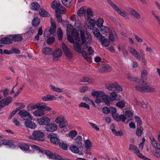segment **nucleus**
<instances>
[{
    "label": "nucleus",
    "instance_id": "79ce46f5",
    "mask_svg": "<svg viewBox=\"0 0 160 160\" xmlns=\"http://www.w3.org/2000/svg\"><path fill=\"white\" fill-rule=\"evenodd\" d=\"M126 104V102L125 101L123 100H121L118 102L116 103V105L118 107L120 108H123L124 107L125 105Z\"/></svg>",
    "mask_w": 160,
    "mask_h": 160
},
{
    "label": "nucleus",
    "instance_id": "f8f14e48",
    "mask_svg": "<svg viewBox=\"0 0 160 160\" xmlns=\"http://www.w3.org/2000/svg\"><path fill=\"white\" fill-rule=\"evenodd\" d=\"M113 119L117 122H120L121 120L122 122L125 121L127 117L124 114L119 115L118 113L112 116Z\"/></svg>",
    "mask_w": 160,
    "mask_h": 160
},
{
    "label": "nucleus",
    "instance_id": "0e129e2a",
    "mask_svg": "<svg viewBox=\"0 0 160 160\" xmlns=\"http://www.w3.org/2000/svg\"><path fill=\"white\" fill-rule=\"evenodd\" d=\"M36 109L35 104H31L28 105L27 107V110L28 111H31L32 110Z\"/></svg>",
    "mask_w": 160,
    "mask_h": 160
},
{
    "label": "nucleus",
    "instance_id": "72a5a7b5",
    "mask_svg": "<svg viewBox=\"0 0 160 160\" xmlns=\"http://www.w3.org/2000/svg\"><path fill=\"white\" fill-rule=\"evenodd\" d=\"M40 15L42 17H49V14L46 10L43 9H41L39 11Z\"/></svg>",
    "mask_w": 160,
    "mask_h": 160
},
{
    "label": "nucleus",
    "instance_id": "39448f33",
    "mask_svg": "<svg viewBox=\"0 0 160 160\" xmlns=\"http://www.w3.org/2000/svg\"><path fill=\"white\" fill-rule=\"evenodd\" d=\"M44 135V133L43 132L36 131H34L32 133V135L29 136V138L31 139L42 141L44 140L43 138Z\"/></svg>",
    "mask_w": 160,
    "mask_h": 160
},
{
    "label": "nucleus",
    "instance_id": "cd10ccee",
    "mask_svg": "<svg viewBox=\"0 0 160 160\" xmlns=\"http://www.w3.org/2000/svg\"><path fill=\"white\" fill-rule=\"evenodd\" d=\"M151 143L152 145L155 148L156 150H160L159 144L153 138H151Z\"/></svg>",
    "mask_w": 160,
    "mask_h": 160
},
{
    "label": "nucleus",
    "instance_id": "4c0bfd02",
    "mask_svg": "<svg viewBox=\"0 0 160 160\" xmlns=\"http://www.w3.org/2000/svg\"><path fill=\"white\" fill-rule=\"evenodd\" d=\"M62 4L67 7H69L71 6L72 3V0H62Z\"/></svg>",
    "mask_w": 160,
    "mask_h": 160
},
{
    "label": "nucleus",
    "instance_id": "0eeeda50",
    "mask_svg": "<svg viewBox=\"0 0 160 160\" xmlns=\"http://www.w3.org/2000/svg\"><path fill=\"white\" fill-rule=\"evenodd\" d=\"M81 42L84 46L90 45L91 43V38L90 36L85 35L84 32L81 31H80Z\"/></svg>",
    "mask_w": 160,
    "mask_h": 160
},
{
    "label": "nucleus",
    "instance_id": "f704fd0d",
    "mask_svg": "<svg viewBox=\"0 0 160 160\" xmlns=\"http://www.w3.org/2000/svg\"><path fill=\"white\" fill-rule=\"evenodd\" d=\"M61 5L59 3H58L56 0L53 1L52 5V8L54 10H56V12H57V9Z\"/></svg>",
    "mask_w": 160,
    "mask_h": 160
},
{
    "label": "nucleus",
    "instance_id": "412c9836",
    "mask_svg": "<svg viewBox=\"0 0 160 160\" xmlns=\"http://www.w3.org/2000/svg\"><path fill=\"white\" fill-rule=\"evenodd\" d=\"M11 36L12 40L15 42H20L23 39L21 35L19 34L11 35L10 37H11Z\"/></svg>",
    "mask_w": 160,
    "mask_h": 160
},
{
    "label": "nucleus",
    "instance_id": "c756f323",
    "mask_svg": "<svg viewBox=\"0 0 160 160\" xmlns=\"http://www.w3.org/2000/svg\"><path fill=\"white\" fill-rule=\"evenodd\" d=\"M83 50L81 51V53H82L83 57L88 62H91V58L90 57V54H88L86 51Z\"/></svg>",
    "mask_w": 160,
    "mask_h": 160
},
{
    "label": "nucleus",
    "instance_id": "1a4fd4ad",
    "mask_svg": "<svg viewBox=\"0 0 160 160\" xmlns=\"http://www.w3.org/2000/svg\"><path fill=\"white\" fill-rule=\"evenodd\" d=\"M18 114L24 120H31L32 119V115L25 110H23L20 111Z\"/></svg>",
    "mask_w": 160,
    "mask_h": 160
},
{
    "label": "nucleus",
    "instance_id": "e2e57ef3",
    "mask_svg": "<svg viewBox=\"0 0 160 160\" xmlns=\"http://www.w3.org/2000/svg\"><path fill=\"white\" fill-rule=\"evenodd\" d=\"M87 18H90V16H93V13L92 10L90 8H88L87 11Z\"/></svg>",
    "mask_w": 160,
    "mask_h": 160
},
{
    "label": "nucleus",
    "instance_id": "6ab92c4d",
    "mask_svg": "<svg viewBox=\"0 0 160 160\" xmlns=\"http://www.w3.org/2000/svg\"><path fill=\"white\" fill-rule=\"evenodd\" d=\"M109 38V40L112 42L116 41L118 39V38L117 34L114 30L110 31Z\"/></svg>",
    "mask_w": 160,
    "mask_h": 160
},
{
    "label": "nucleus",
    "instance_id": "b1692460",
    "mask_svg": "<svg viewBox=\"0 0 160 160\" xmlns=\"http://www.w3.org/2000/svg\"><path fill=\"white\" fill-rule=\"evenodd\" d=\"M111 70V68L110 66L108 64L103 65L99 69V71L101 72H109Z\"/></svg>",
    "mask_w": 160,
    "mask_h": 160
},
{
    "label": "nucleus",
    "instance_id": "bf43d9fd",
    "mask_svg": "<svg viewBox=\"0 0 160 160\" xmlns=\"http://www.w3.org/2000/svg\"><path fill=\"white\" fill-rule=\"evenodd\" d=\"M55 41V38L53 37H49L47 40V42L48 44H51L52 43Z\"/></svg>",
    "mask_w": 160,
    "mask_h": 160
},
{
    "label": "nucleus",
    "instance_id": "423d86ee",
    "mask_svg": "<svg viewBox=\"0 0 160 160\" xmlns=\"http://www.w3.org/2000/svg\"><path fill=\"white\" fill-rule=\"evenodd\" d=\"M136 89L138 91L142 92H154L156 91L155 88L149 86H141L137 85L135 87Z\"/></svg>",
    "mask_w": 160,
    "mask_h": 160
},
{
    "label": "nucleus",
    "instance_id": "bb28decb",
    "mask_svg": "<svg viewBox=\"0 0 160 160\" xmlns=\"http://www.w3.org/2000/svg\"><path fill=\"white\" fill-rule=\"evenodd\" d=\"M33 114L37 117H42L44 115L45 113L43 110L41 108L34 111Z\"/></svg>",
    "mask_w": 160,
    "mask_h": 160
},
{
    "label": "nucleus",
    "instance_id": "ea45409f",
    "mask_svg": "<svg viewBox=\"0 0 160 160\" xmlns=\"http://www.w3.org/2000/svg\"><path fill=\"white\" fill-rule=\"evenodd\" d=\"M51 27L48 30L51 34L54 35L55 33L56 26L55 24L54 23H53L52 22H51Z\"/></svg>",
    "mask_w": 160,
    "mask_h": 160
},
{
    "label": "nucleus",
    "instance_id": "393cba45",
    "mask_svg": "<svg viewBox=\"0 0 160 160\" xmlns=\"http://www.w3.org/2000/svg\"><path fill=\"white\" fill-rule=\"evenodd\" d=\"M25 125L27 128L31 129H34L36 126L35 123L30 121H25Z\"/></svg>",
    "mask_w": 160,
    "mask_h": 160
},
{
    "label": "nucleus",
    "instance_id": "4be33fe9",
    "mask_svg": "<svg viewBox=\"0 0 160 160\" xmlns=\"http://www.w3.org/2000/svg\"><path fill=\"white\" fill-rule=\"evenodd\" d=\"M56 98L53 95L48 94L42 97V100L43 101H48L53 100H56Z\"/></svg>",
    "mask_w": 160,
    "mask_h": 160
},
{
    "label": "nucleus",
    "instance_id": "338daca9",
    "mask_svg": "<svg viewBox=\"0 0 160 160\" xmlns=\"http://www.w3.org/2000/svg\"><path fill=\"white\" fill-rule=\"evenodd\" d=\"M125 114L128 117H131L133 116V113L131 111L127 110L125 112Z\"/></svg>",
    "mask_w": 160,
    "mask_h": 160
},
{
    "label": "nucleus",
    "instance_id": "2eb2a0df",
    "mask_svg": "<svg viewBox=\"0 0 160 160\" xmlns=\"http://www.w3.org/2000/svg\"><path fill=\"white\" fill-rule=\"evenodd\" d=\"M62 48L64 52L67 57L71 58L72 57V52L65 44H63L62 45Z\"/></svg>",
    "mask_w": 160,
    "mask_h": 160
},
{
    "label": "nucleus",
    "instance_id": "f257e3e1",
    "mask_svg": "<svg viewBox=\"0 0 160 160\" xmlns=\"http://www.w3.org/2000/svg\"><path fill=\"white\" fill-rule=\"evenodd\" d=\"M72 35L75 38L76 40V42L74 44V49L78 52H81L82 50H83V48L84 46L79 37L78 33L77 31L73 30Z\"/></svg>",
    "mask_w": 160,
    "mask_h": 160
},
{
    "label": "nucleus",
    "instance_id": "69168bd1",
    "mask_svg": "<svg viewBox=\"0 0 160 160\" xmlns=\"http://www.w3.org/2000/svg\"><path fill=\"white\" fill-rule=\"evenodd\" d=\"M59 147L64 150H67L68 149L67 145L64 143H59Z\"/></svg>",
    "mask_w": 160,
    "mask_h": 160
},
{
    "label": "nucleus",
    "instance_id": "ddd939ff",
    "mask_svg": "<svg viewBox=\"0 0 160 160\" xmlns=\"http://www.w3.org/2000/svg\"><path fill=\"white\" fill-rule=\"evenodd\" d=\"M38 121L40 125H47L50 122V120L47 117H43L38 119Z\"/></svg>",
    "mask_w": 160,
    "mask_h": 160
},
{
    "label": "nucleus",
    "instance_id": "a878e982",
    "mask_svg": "<svg viewBox=\"0 0 160 160\" xmlns=\"http://www.w3.org/2000/svg\"><path fill=\"white\" fill-rule=\"evenodd\" d=\"M99 41L101 42L102 45L106 47H108L110 44L109 40L103 36L99 38Z\"/></svg>",
    "mask_w": 160,
    "mask_h": 160
},
{
    "label": "nucleus",
    "instance_id": "20e7f679",
    "mask_svg": "<svg viewBox=\"0 0 160 160\" xmlns=\"http://www.w3.org/2000/svg\"><path fill=\"white\" fill-rule=\"evenodd\" d=\"M107 2L119 15H120L126 19H128L129 18L128 17V14L125 10L122 9L120 8L119 7L111 0H108Z\"/></svg>",
    "mask_w": 160,
    "mask_h": 160
},
{
    "label": "nucleus",
    "instance_id": "09e8293b",
    "mask_svg": "<svg viewBox=\"0 0 160 160\" xmlns=\"http://www.w3.org/2000/svg\"><path fill=\"white\" fill-rule=\"evenodd\" d=\"M40 19L38 17L34 18L32 21V23L33 25L34 26H38L39 23Z\"/></svg>",
    "mask_w": 160,
    "mask_h": 160
},
{
    "label": "nucleus",
    "instance_id": "c85d7f7f",
    "mask_svg": "<svg viewBox=\"0 0 160 160\" xmlns=\"http://www.w3.org/2000/svg\"><path fill=\"white\" fill-rule=\"evenodd\" d=\"M42 52L45 55H49L52 53V50L50 48L46 47L42 49Z\"/></svg>",
    "mask_w": 160,
    "mask_h": 160
},
{
    "label": "nucleus",
    "instance_id": "4d7b16f0",
    "mask_svg": "<svg viewBox=\"0 0 160 160\" xmlns=\"http://www.w3.org/2000/svg\"><path fill=\"white\" fill-rule=\"evenodd\" d=\"M92 143L89 140L87 139L85 142V147L87 149H90L92 147Z\"/></svg>",
    "mask_w": 160,
    "mask_h": 160
},
{
    "label": "nucleus",
    "instance_id": "de8ad7c7",
    "mask_svg": "<svg viewBox=\"0 0 160 160\" xmlns=\"http://www.w3.org/2000/svg\"><path fill=\"white\" fill-rule=\"evenodd\" d=\"M86 10L83 7L81 8L78 11V14L79 16H83L84 15Z\"/></svg>",
    "mask_w": 160,
    "mask_h": 160
},
{
    "label": "nucleus",
    "instance_id": "4468645a",
    "mask_svg": "<svg viewBox=\"0 0 160 160\" xmlns=\"http://www.w3.org/2000/svg\"><path fill=\"white\" fill-rule=\"evenodd\" d=\"M45 129L48 132H53L57 129V127L55 124L50 123L46 126Z\"/></svg>",
    "mask_w": 160,
    "mask_h": 160
},
{
    "label": "nucleus",
    "instance_id": "a19ab883",
    "mask_svg": "<svg viewBox=\"0 0 160 160\" xmlns=\"http://www.w3.org/2000/svg\"><path fill=\"white\" fill-rule=\"evenodd\" d=\"M95 25V20L93 19H91L88 24L87 27L88 28L91 29L93 28Z\"/></svg>",
    "mask_w": 160,
    "mask_h": 160
},
{
    "label": "nucleus",
    "instance_id": "2f4dec72",
    "mask_svg": "<svg viewBox=\"0 0 160 160\" xmlns=\"http://www.w3.org/2000/svg\"><path fill=\"white\" fill-rule=\"evenodd\" d=\"M102 102H104L105 104L108 106H109L110 105V100L108 96L107 95H105L102 97Z\"/></svg>",
    "mask_w": 160,
    "mask_h": 160
},
{
    "label": "nucleus",
    "instance_id": "6e6d98bb",
    "mask_svg": "<svg viewBox=\"0 0 160 160\" xmlns=\"http://www.w3.org/2000/svg\"><path fill=\"white\" fill-rule=\"evenodd\" d=\"M135 121L137 123V127H140L142 123V122L140 118L138 116L135 117Z\"/></svg>",
    "mask_w": 160,
    "mask_h": 160
},
{
    "label": "nucleus",
    "instance_id": "58836bf2",
    "mask_svg": "<svg viewBox=\"0 0 160 160\" xmlns=\"http://www.w3.org/2000/svg\"><path fill=\"white\" fill-rule=\"evenodd\" d=\"M131 81L138 83L139 84L138 85H140L142 83H144L145 82V81L143 80H140L136 77L132 78V79H131Z\"/></svg>",
    "mask_w": 160,
    "mask_h": 160
},
{
    "label": "nucleus",
    "instance_id": "7ed1b4c3",
    "mask_svg": "<svg viewBox=\"0 0 160 160\" xmlns=\"http://www.w3.org/2000/svg\"><path fill=\"white\" fill-rule=\"evenodd\" d=\"M107 2L119 15H120L126 19H128L129 18L128 17V14L125 10L122 9L120 8L119 7L111 0H108Z\"/></svg>",
    "mask_w": 160,
    "mask_h": 160
},
{
    "label": "nucleus",
    "instance_id": "473e14b6",
    "mask_svg": "<svg viewBox=\"0 0 160 160\" xmlns=\"http://www.w3.org/2000/svg\"><path fill=\"white\" fill-rule=\"evenodd\" d=\"M40 7V5L38 2H34L31 4V9L32 10H38Z\"/></svg>",
    "mask_w": 160,
    "mask_h": 160
},
{
    "label": "nucleus",
    "instance_id": "aec40b11",
    "mask_svg": "<svg viewBox=\"0 0 160 160\" xmlns=\"http://www.w3.org/2000/svg\"><path fill=\"white\" fill-rule=\"evenodd\" d=\"M62 53L61 50L60 49L56 50L53 53V57L54 60H57L58 58L61 57Z\"/></svg>",
    "mask_w": 160,
    "mask_h": 160
},
{
    "label": "nucleus",
    "instance_id": "e433bc0d",
    "mask_svg": "<svg viewBox=\"0 0 160 160\" xmlns=\"http://www.w3.org/2000/svg\"><path fill=\"white\" fill-rule=\"evenodd\" d=\"M100 31L104 34H107L109 31V29L107 27L102 26L100 27Z\"/></svg>",
    "mask_w": 160,
    "mask_h": 160
},
{
    "label": "nucleus",
    "instance_id": "680f3d73",
    "mask_svg": "<svg viewBox=\"0 0 160 160\" xmlns=\"http://www.w3.org/2000/svg\"><path fill=\"white\" fill-rule=\"evenodd\" d=\"M83 99L89 104H92L93 105V106H94V102L92 101L90 99L88 98L84 97L83 98Z\"/></svg>",
    "mask_w": 160,
    "mask_h": 160
},
{
    "label": "nucleus",
    "instance_id": "37998d69",
    "mask_svg": "<svg viewBox=\"0 0 160 160\" xmlns=\"http://www.w3.org/2000/svg\"><path fill=\"white\" fill-rule=\"evenodd\" d=\"M69 149L72 152L75 153H78L79 151L78 148L75 146H71Z\"/></svg>",
    "mask_w": 160,
    "mask_h": 160
},
{
    "label": "nucleus",
    "instance_id": "13d9d810",
    "mask_svg": "<svg viewBox=\"0 0 160 160\" xmlns=\"http://www.w3.org/2000/svg\"><path fill=\"white\" fill-rule=\"evenodd\" d=\"M64 7L62 5H61L60 7L57 9V11H58L61 14H64L66 12V11L64 9Z\"/></svg>",
    "mask_w": 160,
    "mask_h": 160
},
{
    "label": "nucleus",
    "instance_id": "49530a36",
    "mask_svg": "<svg viewBox=\"0 0 160 160\" xmlns=\"http://www.w3.org/2000/svg\"><path fill=\"white\" fill-rule=\"evenodd\" d=\"M86 49L87 50V51L88 52V53L90 55L92 54L94 52L93 50L92 49V48L91 46L88 47V46H84L83 48V50H85Z\"/></svg>",
    "mask_w": 160,
    "mask_h": 160
},
{
    "label": "nucleus",
    "instance_id": "3c124183",
    "mask_svg": "<svg viewBox=\"0 0 160 160\" xmlns=\"http://www.w3.org/2000/svg\"><path fill=\"white\" fill-rule=\"evenodd\" d=\"M129 150H131L133 151L134 153H135L138 151L139 149L138 147L133 144H130L129 146Z\"/></svg>",
    "mask_w": 160,
    "mask_h": 160
},
{
    "label": "nucleus",
    "instance_id": "5701e85b",
    "mask_svg": "<svg viewBox=\"0 0 160 160\" xmlns=\"http://www.w3.org/2000/svg\"><path fill=\"white\" fill-rule=\"evenodd\" d=\"M92 32L95 37L99 39L103 36L100 34L99 30L98 28H94L92 30Z\"/></svg>",
    "mask_w": 160,
    "mask_h": 160
},
{
    "label": "nucleus",
    "instance_id": "8fccbe9b",
    "mask_svg": "<svg viewBox=\"0 0 160 160\" xmlns=\"http://www.w3.org/2000/svg\"><path fill=\"white\" fill-rule=\"evenodd\" d=\"M117 96V93L116 92H113L111 93L109 97L110 101L112 102L114 101L116 99Z\"/></svg>",
    "mask_w": 160,
    "mask_h": 160
},
{
    "label": "nucleus",
    "instance_id": "f03ea898",
    "mask_svg": "<svg viewBox=\"0 0 160 160\" xmlns=\"http://www.w3.org/2000/svg\"><path fill=\"white\" fill-rule=\"evenodd\" d=\"M107 2L119 15H120L126 19H128L129 18L128 17V14L125 10L122 9L120 8L119 7L111 0H108Z\"/></svg>",
    "mask_w": 160,
    "mask_h": 160
},
{
    "label": "nucleus",
    "instance_id": "5fc2aeb1",
    "mask_svg": "<svg viewBox=\"0 0 160 160\" xmlns=\"http://www.w3.org/2000/svg\"><path fill=\"white\" fill-rule=\"evenodd\" d=\"M50 87L52 89L58 92H61L63 91L62 89L55 87L52 85H50Z\"/></svg>",
    "mask_w": 160,
    "mask_h": 160
},
{
    "label": "nucleus",
    "instance_id": "dca6fc26",
    "mask_svg": "<svg viewBox=\"0 0 160 160\" xmlns=\"http://www.w3.org/2000/svg\"><path fill=\"white\" fill-rule=\"evenodd\" d=\"M49 137L51 142L55 144H59L60 141L57 135L52 133Z\"/></svg>",
    "mask_w": 160,
    "mask_h": 160
},
{
    "label": "nucleus",
    "instance_id": "f3484780",
    "mask_svg": "<svg viewBox=\"0 0 160 160\" xmlns=\"http://www.w3.org/2000/svg\"><path fill=\"white\" fill-rule=\"evenodd\" d=\"M128 49L130 52L137 59H139L141 58L140 55L138 52L132 47H129Z\"/></svg>",
    "mask_w": 160,
    "mask_h": 160
},
{
    "label": "nucleus",
    "instance_id": "c9c22d12",
    "mask_svg": "<svg viewBox=\"0 0 160 160\" xmlns=\"http://www.w3.org/2000/svg\"><path fill=\"white\" fill-rule=\"evenodd\" d=\"M143 128L141 126L138 127L136 129V134L138 137H140L142 134Z\"/></svg>",
    "mask_w": 160,
    "mask_h": 160
},
{
    "label": "nucleus",
    "instance_id": "a211bd4d",
    "mask_svg": "<svg viewBox=\"0 0 160 160\" xmlns=\"http://www.w3.org/2000/svg\"><path fill=\"white\" fill-rule=\"evenodd\" d=\"M110 129L112 131L113 133L116 136H122L123 133L122 132L119 131L117 132L115 129V126L114 124H112L111 125L110 127Z\"/></svg>",
    "mask_w": 160,
    "mask_h": 160
},
{
    "label": "nucleus",
    "instance_id": "052dcab7",
    "mask_svg": "<svg viewBox=\"0 0 160 160\" xmlns=\"http://www.w3.org/2000/svg\"><path fill=\"white\" fill-rule=\"evenodd\" d=\"M79 107L84 108H87L88 109H90V107L88 104H87L85 102H81L79 105Z\"/></svg>",
    "mask_w": 160,
    "mask_h": 160
},
{
    "label": "nucleus",
    "instance_id": "7c9ffc66",
    "mask_svg": "<svg viewBox=\"0 0 160 160\" xmlns=\"http://www.w3.org/2000/svg\"><path fill=\"white\" fill-rule=\"evenodd\" d=\"M116 83L115 82L108 84L106 85V88L109 91H115L116 90Z\"/></svg>",
    "mask_w": 160,
    "mask_h": 160
},
{
    "label": "nucleus",
    "instance_id": "603ef678",
    "mask_svg": "<svg viewBox=\"0 0 160 160\" xmlns=\"http://www.w3.org/2000/svg\"><path fill=\"white\" fill-rule=\"evenodd\" d=\"M19 147L21 149L24 151H27L29 148V146L27 144L24 143L20 144Z\"/></svg>",
    "mask_w": 160,
    "mask_h": 160
},
{
    "label": "nucleus",
    "instance_id": "c03bdc74",
    "mask_svg": "<svg viewBox=\"0 0 160 160\" xmlns=\"http://www.w3.org/2000/svg\"><path fill=\"white\" fill-rule=\"evenodd\" d=\"M104 22V20L102 18H99L97 21L96 24L98 27H100L103 26Z\"/></svg>",
    "mask_w": 160,
    "mask_h": 160
},
{
    "label": "nucleus",
    "instance_id": "9d476101",
    "mask_svg": "<svg viewBox=\"0 0 160 160\" xmlns=\"http://www.w3.org/2000/svg\"><path fill=\"white\" fill-rule=\"evenodd\" d=\"M127 9L129 12L130 15L134 17L135 18L139 19L140 18V14L133 8L129 7L127 8Z\"/></svg>",
    "mask_w": 160,
    "mask_h": 160
},
{
    "label": "nucleus",
    "instance_id": "864d4df0",
    "mask_svg": "<svg viewBox=\"0 0 160 160\" xmlns=\"http://www.w3.org/2000/svg\"><path fill=\"white\" fill-rule=\"evenodd\" d=\"M78 133L75 130H72L70 131L68 134V135L72 138H73L77 135Z\"/></svg>",
    "mask_w": 160,
    "mask_h": 160
},
{
    "label": "nucleus",
    "instance_id": "9b49d317",
    "mask_svg": "<svg viewBox=\"0 0 160 160\" xmlns=\"http://www.w3.org/2000/svg\"><path fill=\"white\" fill-rule=\"evenodd\" d=\"M2 142L3 144L8 146L10 148H13L16 145V142L12 140H7L4 139L2 140Z\"/></svg>",
    "mask_w": 160,
    "mask_h": 160
},
{
    "label": "nucleus",
    "instance_id": "a18cd8bd",
    "mask_svg": "<svg viewBox=\"0 0 160 160\" xmlns=\"http://www.w3.org/2000/svg\"><path fill=\"white\" fill-rule=\"evenodd\" d=\"M3 44H9L12 42V39H10L8 38H2V39Z\"/></svg>",
    "mask_w": 160,
    "mask_h": 160
},
{
    "label": "nucleus",
    "instance_id": "6e6552de",
    "mask_svg": "<svg viewBox=\"0 0 160 160\" xmlns=\"http://www.w3.org/2000/svg\"><path fill=\"white\" fill-rule=\"evenodd\" d=\"M55 122L59 124V126L61 128H63L67 124L66 121L63 116L58 117L55 120Z\"/></svg>",
    "mask_w": 160,
    "mask_h": 160
},
{
    "label": "nucleus",
    "instance_id": "774afa93",
    "mask_svg": "<svg viewBox=\"0 0 160 160\" xmlns=\"http://www.w3.org/2000/svg\"><path fill=\"white\" fill-rule=\"evenodd\" d=\"M110 110L112 115V116L117 114V109L113 107H111L110 108Z\"/></svg>",
    "mask_w": 160,
    "mask_h": 160
}]
</instances>
